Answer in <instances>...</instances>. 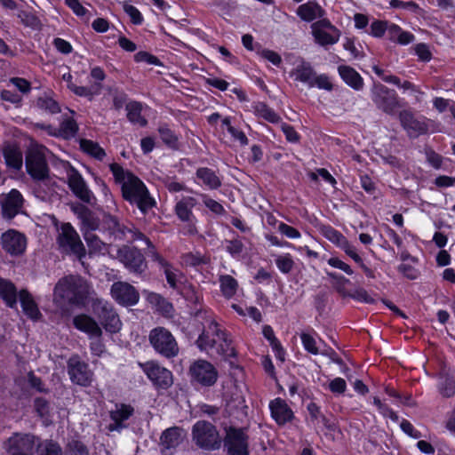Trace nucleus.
Instances as JSON below:
<instances>
[{"mask_svg": "<svg viewBox=\"0 0 455 455\" xmlns=\"http://www.w3.org/2000/svg\"><path fill=\"white\" fill-rule=\"evenodd\" d=\"M67 183L74 196L81 201L71 202L68 205L79 220V228L84 240L88 246H92L93 242L99 243L100 239L93 232L100 229V219L96 212L84 204L94 206L97 202L96 196L89 188L82 174L72 165H69L68 170Z\"/></svg>", "mask_w": 455, "mask_h": 455, "instance_id": "f257e3e1", "label": "nucleus"}, {"mask_svg": "<svg viewBox=\"0 0 455 455\" xmlns=\"http://www.w3.org/2000/svg\"><path fill=\"white\" fill-rule=\"evenodd\" d=\"M86 286H68V294L71 295L69 301L76 306H88L92 302V309L99 318L107 331L117 332L122 326L118 315L115 312L110 303L98 298H91L85 294Z\"/></svg>", "mask_w": 455, "mask_h": 455, "instance_id": "f03ea898", "label": "nucleus"}, {"mask_svg": "<svg viewBox=\"0 0 455 455\" xmlns=\"http://www.w3.org/2000/svg\"><path fill=\"white\" fill-rule=\"evenodd\" d=\"M204 330L198 337L196 344L201 351L210 355H221L224 358L235 356V349L228 334L222 331L218 323L208 318L204 325Z\"/></svg>", "mask_w": 455, "mask_h": 455, "instance_id": "7ed1b4c3", "label": "nucleus"}, {"mask_svg": "<svg viewBox=\"0 0 455 455\" xmlns=\"http://www.w3.org/2000/svg\"><path fill=\"white\" fill-rule=\"evenodd\" d=\"M99 230L108 233L110 239L125 241L128 243L142 241L148 249H155L152 241L138 228L120 223L118 218L109 212L103 213Z\"/></svg>", "mask_w": 455, "mask_h": 455, "instance_id": "20e7f679", "label": "nucleus"}, {"mask_svg": "<svg viewBox=\"0 0 455 455\" xmlns=\"http://www.w3.org/2000/svg\"><path fill=\"white\" fill-rule=\"evenodd\" d=\"M123 199L132 206H136L142 215H147L150 210L156 207V201L151 196L146 184L138 177L132 176L122 186Z\"/></svg>", "mask_w": 455, "mask_h": 455, "instance_id": "39448f33", "label": "nucleus"}, {"mask_svg": "<svg viewBox=\"0 0 455 455\" xmlns=\"http://www.w3.org/2000/svg\"><path fill=\"white\" fill-rule=\"evenodd\" d=\"M197 204V199L190 196H183L176 201L173 212L176 218L183 224L184 235H195L198 233V219L193 212Z\"/></svg>", "mask_w": 455, "mask_h": 455, "instance_id": "423d86ee", "label": "nucleus"}, {"mask_svg": "<svg viewBox=\"0 0 455 455\" xmlns=\"http://www.w3.org/2000/svg\"><path fill=\"white\" fill-rule=\"evenodd\" d=\"M60 229L59 249L81 261L86 255V250L77 231L69 222L62 223Z\"/></svg>", "mask_w": 455, "mask_h": 455, "instance_id": "0eeeda50", "label": "nucleus"}, {"mask_svg": "<svg viewBox=\"0 0 455 455\" xmlns=\"http://www.w3.org/2000/svg\"><path fill=\"white\" fill-rule=\"evenodd\" d=\"M398 117L402 127L410 139H417L419 136L436 132L434 120L424 116L416 117L410 110H402Z\"/></svg>", "mask_w": 455, "mask_h": 455, "instance_id": "6e6552de", "label": "nucleus"}, {"mask_svg": "<svg viewBox=\"0 0 455 455\" xmlns=\"http://www.w3.org/2000/svg\"><path fill=\"white\" fill-rule=\"evenodd\" d=\"M149 342L157 353L167 358L174 357L179 354V346L175 338L164 327H156L150 331Z\"/></svg>", "mask_w": 455, "mask_h": 455, "instance_id": "1a4fd4ad", "label": "nucleus"}, {"mask_svg": "<svg viewBox=\"0 0 455 455\" xmlns=\"http://www.w3.org/2000/svg\"><path fill=\"white\" fill-rule=\"evenodd\" d=\"M192 437L199 447L205 450H217L221 444V439L216 427L204 420L198 421L194 425Z\"/></svg>", "mask_w": 455, "mask_h": 455, "instance_id": "9d476101", "label": "nucleus"}, {"mask_svg": "<svg viewBox=\"0 0 455 455\" xmlns=\"http://www.w3.org/2000/svg\"><path fill=\"white\" fill-rule=\"evenodd\" d=\"M371 98L376 107L387 115L395 114L400 108L396 92L380 83L373 84Z\"/></svg>", "mask_w": 455, "mask_h": 455, "instance_id": "9b49d317", "label": "nucleus"}, {"mask_svg": "<svg viewBox=\"0 0 455 455\" xmlns=\"http://www.w3.org/2000/svg\"><path fill=\"white\" fill-rule=\"evenodd\" d=\"M116 257L131 273L142 275L148 267L144 254L135 246L124 244L117 249Z\"/></svg>", "mask_w": 455, "mask_h": 455, "instance_id": "f8f14e48", "label": "nucleus"}, {"mask_svg": "<svg viewBox=\"0 0 455 455\" xmlns=\"http://www.w3.org/2000/svg\"><path fill=\"white\" fill-rule=\"evenodd\" d=\"M189 375L191 382L203 387L213 386L219 378V372L216 367L210 362L199 359L189 366Z\"/></svg>", "mask_w": 455, "mask_h": 455, "instance_id": "ddd939ff", "label": "nucleus"}, {"mask_svg": "<svg viewBox=\"0 0 455 455\" xmlns=\"http://www.w3.org/2000/svg\"><path fill=\"white\" fill-rule=\"evenodd\" d=\"M1 245L6 253L17 257L26 251L28 240L24 234L15 229H9L2 234Z\"/></svg>", "mask_w": 455, "mask_h": 455, "instance_id": "4468645a", "label": "nucleus"}, {"mask_svg": "<svg viewBox=\"0 0 455 455\" xmlns=\"http://www.w3.org/2000/svg\"><path fill=\"white\" fill-rule=\"evenodd\" d=\"M68 372L71 381L83 387H88L93 379V373L88 364L83 362L77 355L69 358L68 362Z\"/></svg>", "mask_w": 455, "mask_h": 455, "instance_id": "2eb2a0df", "label": "nucleus"}, {"mask_svg": "<svg viewBox=\"0 0 455 455\" xmlns=\"http://www.w3.org/2000/svg\"><path fill=\"white\" fill-rule=\"evenodd\" d=\"M106 73L101 67H92L90 70V77L94 81L93 84L91 86H74L73 93L92 101L95 96L100 94L103 88L102 83L106 79Z\"/></svg>", "mask_w": 455, "mask_h": 455, "instance_id": "dca6fc26", "label": "nucleus"}, {"mask_svg": "<svg viewBox=\"0 0 455 455\" xmlns=\"http://www.w3.org/2000/svg\"><path fill=\"white\" fill-rule=\"evenodd\" d=\"M4 447L10 455H33L35 437L15 434L4 443Z\"/></svg>", "mask_w": 455, "mask_h": 455, "instance_id": "f3484780", "label": "nucleus"}, {"mask_svg": "<svg viewBox=\"0 0 455 455\" xmlns=\"http://www.w3.org/2000/svg\"><path fill=\"white\" fill-rule=\"evenodd\" d=\"M225 446L230 455H249L247 435L242 429L228 428Z\"/></svg>", "mask_w": 455, "mask_h": 455, "instance_id": "a211bd4d", "label": "nucleus"}, {"mask_svg": "<svg viewBox=\"0 0 455 455\" xmlns=\"http://www.w3.org/2000/svg\"><path fill=\"white\" fill-rule=\"evenodd\" d=\"M148 378L157 387L167 388L172 384V372L154 362L141 365Z\"/></svg>", "mask_w": 455, "mask_h": 455, "instance_id": "6ab92c4d", "label": "nucleus"}, {"mask_svg": "<svg viewBox=\"0 0 455 455\" xmlns=\"http://www.w3.org/2000/svg\"><path fill=\"white\" fill-rule=\"evenodd\" d=\"M26 167L28 173L35 179H44L48 173V168L42 150L32 149L27 155Z\"/></svg>", "mask_w": 455, "mask_h": 455, "instance_id": "aec40b11", "label": "nucleus"}, {"mask_svg": "<svg viewBox=\"0 0 455 455\" xmlns=\"http://www.w3.org/2000/svg\"><path fill=\"white\" fill-rule=\"evenodd\" d=\"M134 409L128 404L119 403L116 404L115 408L110 411V418L112 423L108 426L109 431H121L125 428L127 425L124 423L132 414Z\"/></svg>", "mask_w": 455, "mask_h": 455, "instance_id": "412c9836", "label": "nucleus"}, {"mask_svg": "<svg viewBox=\"0 0 455 455\" xmlns=\"http://www.w3.org/2000/svg\"><path fill=\"white\" fill-rule=\"evenodd\" d=\"M23 199L21 194L12 189L5 196L2 202V212L5 219H12L22 208Z\"/></svg>", "mask_w": 455, "mask_h": 455, "instance_id": "4be33fe9", "label": "nucleus"}, {"mask_svg": "<svg viewBox=\"0 0 455 455\" xmlns=\"http://www.w3.org/2000/svg\"><path fill=\"white\" fill-rule=\"evenodd\" d=\"M149 250L154 251L152 252V259L157 263L159 271L165 275L167 283L177 284L178 277L181 275L180 269L156 251V248Z\"/></svg>", "mask_w": 455, "mask_h": 455, "instance_id": "5701e85b", "label": "nucleus"}, {"mask_svg": "<svg viewBox=\"0 0 455 455\" xmlns=\"http://www.w3.org/2000/svg\"><path fill=\"white\" fill-rule=\"evenodd\" d=\"M195 182L210 190H217L221 185V180L216 172L209 167H199L196 171Z\"/></svg>", "mask_w": 455, "mask_h": 455, "instance_id": "b1692460", "label": "nucleus"}, {"mask_svg": "<svg viewBox=\"0 0 455 455\" xmlns=\"http://www.w3.org/2000/svg\"><path fill=\"white\" fill-rule=\"evenodd\" d=\"M338 73L341 80L355 91H362L364 86L363 76L351 66L339 65Z\"/></svg>", "mask_w": 455, "mask_h": 455, "instance_id": "393cba45", "label": "nucleus"}, {"mask_svg": "<svg viewBox=\"0 0 455 455\" xmlns=\"http://www.w3.org/2000/svg\"><path fill=\"white\" fill-rule=\"evenodd\" d=\"M269 409L272 418L279 425H283L291 421L293 418V412L288 404L281 398H275L269 403Z\"/></svg>", "mask_w": 455, "mask_h": 455, "instance_id": "a878e982", "label": "nucleus"}, {"mask_svg": "<svg viewBox=\"0 0 455 455\" xmlns=\"http://www.w3.org/2000/svg\"><path fill=\"white\" fill-rule=\"evenodd\" d=\"M112 297L123 306H132L139 301V292L134 286H112Z\"/></svg>", "mask_w": 455, "mask_h": 455, "instance_id": "bb28decb", "label": "nucleus"}, {"mask_svg": "<svg viewBox=\"0 0 455 455\" xmlns=\"http://www.w3.org/2000/svg\"><path fill=\"white\" fill-rule=\"evenodd\" d=\"M296 13L301 20L312 22L318 18L324 17L326 12L316 1H308L300 4L297 8Z\"/></svg>", "mask_w": 455, "mask_h": 455, "instance_id": "cd10ccee", "label": "nucleus"}, {"mask_svg": "<svg viewBox=\"0 0 455 455\" xmlns=\"http://www.w3.org/2000/svg\"><path fill=\"white\" fill-rule=\"evenodd\" d=\"M127 120L133 125L146 127L148 124L147 118L142 115L143 103L138 100H130L126 104Z\"/></svg>", "mask_w": 455, "mask_h": 455, "instance_id": "c85d7f7f", "label": "nucleus"}, {"mask_svg": "<svg viewBox=\"0 0 455 455\" xmlns=\"http://www.w3.org/2000/svg\"><path fill=\"white\" fill-rule=\"evenodd\" d=\"M73 323L76 329L84 331L91 337L99 338L101 336V329L99 324L89 315H79L74 317Z\"/></svg>", "mask_w": 455, "mask_h": 455, "instance_id": "c756f323", "label": "nucleus"}, {"mask_svg": "<svg viewBox=\"0 0 455 455\" xmlns=\"http://www.w3.org/2000/svg\"><path fill=\"white\" fill-rule=\"evenodd\" d=\"M157 132L162 142L172 150H179L180 148V135L171 128L168 123H161L157 127Z\"/></svg>", "mask_w": 455, "mask_h": 455, "instance_id": "7c9ffc66", "label": "nucleus"}, {"mask_svg": "<svg viewBox=\"0 0 455 455\" xmlns=\"http://www.w3.org/2000/svg\"><path fill=\"white\" fill-rule=\"evenodd\" d=\"M223 244L225 251L236 260L243 259L248 255L243 237L238 235L232 239H225Z\"/></svg>", "mask_w": 455, "mask_h": 455, "instance_id": "2f4dec72", "label": "nucleus"}, {"mask_svg": "<svg viewBox=\"0 0 455 455\" xmlns=\"http://www.w3.org/2000/svg\"><path fill=\"white\" fill-rule=\"evenodd\" d=\"M251 110L257 117L273 124H277L282 120L281 116L264 101H253Z\"/></svg>", "mask_w": 455, "mask_h": 455, "instance_id": "473e14b6", "label": "nucleus"}, {"mask_svg": "<svg viewBox=\"0 0 455 455\" xmlns=\"http://www.w3.org/2000/svg\"><path fill=\"white\" fill-rule=\"evenodd\" d=\"M337 291L343 297L365 303H374L376 299L361 286H337Z\"/></svg>", "mask_w": 455, "mask_h": 455, "instance_id": "72a5a7b5", "label": "nucleus"}, {"mask_svg": "<svg viewBox=\"0 0 455 455\" xmlns=\"http://www.w3.org/2000/svg\"><path fill=\"white\" fill-rule=\"evenodd\" d=\"M315 76V71L309 62L302 61L291 72V76H294L295 81L307 84L310 87L313 79Z\"/></svg>", "mask_w": 455, "mask_h": 455, "instance_id": "f704fd0d", "label": "nucleus"}, {"mask_svg": "<svg viewBox=\"0 0 455 455\" xmlns=\"http://www.w3.org/2000/svg\"><path fill=\"white\" fill-rule=\"evenodd\" d=\"M183 431L177 427L167 428L161 435V444L166 449L177 447L183 440Z\"/></svg>", "mask_w": 455, "mask_h": 455, "instance_id": "c9c22d12", "label": "nucleus"}, {"mask_svg": "<svg viewBox=\"0 0 455 455\" xmlns=\"http://www.w3.org/2000/svg\"><path fill=\"white\" fill-rule=\"evenodd\" d=\"M79 126L73 116H65L59 124V138L69 140L78 133Z\"/></svg>", "mask_w": 455, "mask_h": 455, "instance_id": "e433bc0d", "label": "nucleus"}, {"mask_svg": "<svg viewBox=\"0 0 455 455\" xmlns=\"http://www.w3.org/2000/svg\"><path fill=\"white\" fill-rule=\"evenodd\" d=\"M80 149L86 155L96 160L102 161L106 156L105 149L100 145L88 139H81L79 141Z\"/></svg>", "mask_w": 455, "mask_h": 455, "instance_id": "4c0bfd02", "label": "nucleus"}, {"mask_svg": "<svg viewBox=\"0 0 455 455\" xmlns=\"http://www.w3.org/2000/svg\"><path fill=\"white\" fill-rule=\"evenodd\" d=\"M19 298L25 314L32 319H36L40 312L31 294L27 290H21L19 292Z\"/></svg>", "mask_w": 455, "mask_h": 455, "instance_id": "58836bf2", "label": "nucleus"}, {"mask_svg": "<svg viewBox=\"0 0 455 455\" xmlns=\"http://www.w3.org/2000/svg\"><path fill=\"white\" fill-rule=\"evenodd\" d=\"M319 233L327 240L338 246L346 237L341 232L334 228L330 224L319 223L316 226Z\"/></svg>", "mask_w": 455, "mask_h": 455, "instance_id": "ea45409f", "label": "nucleus"}, {"mask_svg": "<svg viewBox=\"0 0 455 455\" xmlns=\"http://www.w3.org/2000/svg\"><path fill=\"white\" fill-rule=\"evenodd\" d=\"M108 167L113 175L115 183L120 185L121 188L132 176H136L132 172L124 169L120 164L116 162L111 163Z\"/></svg>", "mask_w": 455, "mask_h": 455, "instance_id": "a19ab883", "label": "nucleus"}, {"mask_svg": "<svg viewBox=\"0 0 455 455\" xmlns=\"http://www.w3.org/2000/svg\"><path fill=\"white\" fill-rule=\"evenodd\" d=\"M4 156L8 166L13 169H20L21 167L22 155L15 146H6L4 148Z\"/></svg>", "mask_w": 455, "mask_h": 455, "instance_id": "79ce46f5", "label": "nucleus"}, {"mask_svg": "<svg viewBox=\"0 0 455 455\" xmlns=\"http://www.w3.org/2000/svg\"><path fill=\"white\" fill-rule=\"evenodd\" d=\"M180 262L186 267L198 269L203 265L207 264V259L200 252H186L180 256Z\"/></svg>", "mask_w": 455, "mask_h": 455, "instance_id": "37998d69", "label": "nucleus"}, {"mask_svg": "<svg viewBox=\"0 0 455 455\" xmlns=\"http://www.w3.org/2000/svg\"><path fill=\"white\" fill-rule=\"evenodd\" d=\"M335 34H330L324 30H315L314 31L313 36L315 37V41L323 46L325 45H332L338 43L340 36V32H334Z\"/></svg>", "mask_w": 455, "mask_h": 455, "instance_id": "c03bdc74", "label": "nucleus"}, {"mask_svg": "<svg viewBox=\"0 0 455 455\" xmlns=\"http://www.w3.org/2000/svg\"><path fill=\"white\" fill-rule=\"evenodd\" d=\"M199 196L202 199L204 206L214 215L216 216H223L226 213V210L224 206L209 196V195L204 193H200Z\"/></svg>", "mask_w": 455, "mask_h": 455, "instance_id": "a18cd8bd", "label": "nucleus"}, {"mask_svg": "<svg viewBox=\"0 0 455 455\" xmlns=\"http://www.w3.org/2000/svg\"><path fill=\"white\" fill-rule=\"evenodd\" d=\"M0 297L8 307H15L18 298L16 286H0Z\"/></svg>", "mask_w": 455, "mask_h": 455, "instance_id": "49530a36", "label": "nucleus"}, {"mask_svg": "<svg viewBox=\"0 0 455 455\" xmlns=\"http://www.w3.org/2000/svg\"><path fill=\"white\" fill-rule=\"evenodd\" d=\"M321 177L326 183L330 184L332 188H336L337 180L330 173V172L325 168H317L315 172H311L308 173V178L313 182H318L319 178Z\"/></svg>", "mask_w": 455, "mask_h": 455, "instance_id": "de8ad7c7", "label": "nucleus"}, {"mask_svg": "<svg viewBox=\"0 0 455 455\" xmlns=\"http://www.w3.org/2000/svg\"><path fill=\"white\" fill-rule=\"evenodd\" d=\"M438 390L443 397H451L455 395V382L451 378L441 376L438 382Z\"/></svg>", "mask_w": 455, "mask_h": 455, "instance_id": "09e8293b", "label": "nucleus"}, {"mask_svg": "<svg viewBox=\"0 0 455 455\" xmlns=\"http://www.w3.org/2000/svg\"><path fill=\"white\" fill-rule=\"evenodd\" d=\"M300 339L303 347L307 352L315 355L320 354V348L317 340L312 334L307 332H302L300 334Z\"/></svg>", "mask_w": 455, "mask_h": 455, "instance_id": "8fccbe9b", "label": "nucleus"}, {"mask_svg": "<svg viewBox=\"0 0 455 455\" xmlns=\"http://www.w3.org/2000/svg\"><path fill=\"white\" fill-rule=\"evenodd\" d=\"M275 263L276 267L283 274L290 273L294 266L292 256L290 253H285L277 256L276 259H275Z\"/></svg>", "mask_w": 455, "mask_h": 455, "instance_id": "3c124183", "label": "nucleus"}, {"mask_svg": "<svg viewBox=\"0 0 455 455\" xmlns=\"http://www.w3.org/2000/svg\"><path fill=\"white\" fill-rule=\"evenodd\" d=\"M134 61L137 63L145 62L149 65L164 67L163 61L158 57L146 51H140L135 53Z\"/></svg>", "mask_w": 455, "mask_h": 455, "instance_id": "603ef678", "label": "nucleus"}, {"mask_svg": "<svg viewBox=\"0 0 455 455\" xmlns=\"http://www.w3.org/2000/svg\"><path fill=\"white\" fill-rule=\"evenodd\" d=\"M307 411L313 420L322 419L323 425L330 430H334V424L331 423L324 416L321 414L320 407L315 403H309L307 405Z\"/></svg>", "mask_w": 455, "mask_h": 455, "instance_id": "864d4df0", "label": "nucleus"}, {"mask_svg": "<svg viewBox=\"0 0 455 455\" xmlns=\"http://www.w3.org/2000/svg\"><path fill=\"white\" fill-rule=\"evenodd\" d=\"M347 256H349L356 264L362 263V258L357 253L355 247L345 237L338 245Z\"/></svg>", "mask_w": 455, "mask_h": 455, "instance_id": "5fc2aeb1", "label": "nucleus"}, {"mask_svg": "<svg viewBox=\"0 0 455 455\" xmlns=\"http://www.w3.org/2000/svg\"><path fill=\"white\" fill-rule=\"evenodd\" d=\"M389 5L391 8L407 10L415 14L420 11L419 5L414 1L391 0Z\"/></svg>", "mask_w": 455, "mask_h": 455, "instance_id": "6e6d98bb", "label": "nucleus"}, {"mask_svg": "<svg viewBox=\"0 0 455 455\" xmlns=\"http://www.w3.org/2000/svg\"><path fill=\"white\" fill-rule=\"evenodd\" d=\"M148 299L151 304L156 306L157 310L165 314L170 313L172 308L170 303H168L164 298L156 293L149 294Z\"/></svg>", "mask_w": 455, "mask_h": 455, "instance_id": "4d7b16f0", "label": "nucleus"}, {"mask_svg": "<svg viewBox=\"0 0 455 455\" xmlns=\"http://www.w3.org/2000/svg\"><path fill=\"white\" fill-rule=\"evenodd\" d=\"M164 187L166 189L171 193H178L181 191H186L189 193H194V190L192 188H189L186 186L183 182H179L174 180V178H167L164 182Z\"/></svg>", "mask_w": 455, "mask_h": 455, "instance_id": "13d9d810", "label": "nucleus"}, {"mask_svg": "<svg viewBox=\"0 0 455 455\" xmlns=\"http://www.w3.org/2000/svg\"><path fill=\"white\" fill-rule=\"evenodd\" d=\"M317 87L320 90L325 91H332L333 84L330 81V77L326 74H320L318 76H315L312 84H310V88Z\"/></svg>", "mask_w": 455, "mask_h": 455, "instance_id": "bf43d9fd", "label": "nucleus"}, {"mask_svg": "<svg viewBox=\"0 0 455 455\" xmlns=\"http://www.w3.org/2000/svg\"><path fill=\"white\" fill-rule=\"evenodd\" d=\"M369 34L376 38H381L387 30V21L381 20H374L370 26Z\"/></svg>", "mask_w": 455, "mask_h": 455, "instance_id": "052dcab7", "label": "nucleus"}, {"mask_svg": "<svg viewBox=\"0 0 455 455\" xmlns=\"http://www.w3.org/2000/svg\"><path fill=\"white\" fill-rule=\"evenodd\" d=\"M281 130L283 132L285 139L290 143H299L300 140V134L295 130V128L287 124L283 123L281 126Z\"/></svg>", "mask_w": 455, "mask_h": 455, "instance_id": "680f3d73", "label": "nucleus"}, {"mask_svg": "<svg viewBox=\"0 0 455 455\" xmlns=\"http://www.w3.org/2000/svg\"><path fill=\"white\" fill-rule=\"evenodd\" d=\"M124 10L127 15H129L131 19V22L133 25H141L144 21L143 15L140 12V10L132 4H125L124 6Z\"/></svg>", "mask_w": 455, "mask_h": 455, "instance_id": "e2e57ef3", "label": "nucleus"}, {"mask_svg": "<svg viewBox=\"0 0 455 455\" xmlns=\"http://www.w3.org/2000/svg\"><path fill=\"white\" fill-rule=\"evenodd\" d=\"M278 232L290 239H299L301 237L300 232L294 227H291L284 222H279L277 227Z\"/></svg>", "mask_w": 455, "mask_h": 455, "instance_id": "0e129e2a", "label": "nucleus"}, {"mask_svg": "<svg viewBox=\"0 0 455 455\" xmlns=\"http://www.w3.org/2000/svg\"><path fill=\"white\" fill-rule=\"evenodd\" d=\"M128 100V95L124 91L116 90L112 94V103L113 108L116 110L122 109L124 106L126 107V104Z\"/></svg>", "mask_w": 455, "mask_h": 455, "instance_id": "69168bd1", "label": "nucleus"}, {"mask_svg": "<svg viewBox=\"0 0 455 455\" xmlns=\"http://www.w3.org/2000/svg\"><path fill=\"white\" fill-rule=\"evenodd\" d=\"M432 102L434 108H435L438 113H443L447 109L450 110L451 106L455 105V101L453 100L443 97H435Z\"/></svg>", "mask_w": 455, "mask_h": 455, "instance_id": "338daca9", "label": "nucleus"}, {"mask_svg": "<svg viewBox=\"0 0 455 455\" xmlns=\"http://www.w3.org/2000/svg\"><path fill=\"white\" fill-rule=\"evenodd\" d=\"M97 452L98 451L90 454L86 446L78 441H74L69 443V455H97Z\"/></svg>", "mask_w": 455, "mask_h": 455, "instance_id": "774afa93", "label": "nucleus"}]
</instances>
